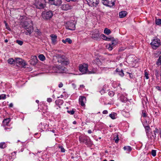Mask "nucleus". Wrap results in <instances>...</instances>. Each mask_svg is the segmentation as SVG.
<instances>
[{"mask_svg": "<svg viewBox=\"0 0 161 161\" xmlns=\"http://www.w3.org/2000/svg\"><path fill=\"white\" fill-rule=\"evenodd\" d=\"M58 61L62 65H55L51 68L52 72L62 73L65 72L66 69L64 66L68 65L70 62L69 59L64 55H57Z\"/></svg>", "mask_w": 161, "mask_h": 161, "instance_id": "obj_1", "label": "nucleus"}, {"mask_svg": "<svg viewBox=\"0 0 161 161\" xmlns=\"http://www.w3.org/2000/svg\"><path fill=\"white\" fill-rule=\"evenodd\" d=\"M32 25V22L30 20L23 22L22 26L26 31L27 32H25L26 35H30L33 32V29Z\"/></svg>", "mask_w": 161, "mask_h": 161, "instance_id": "obj_2", "label": "nucleus"}, {"mask_svg": "<svg viewBox=\"0 0 161 161\" xmlns=\"http://www.w3.org/2000/svg\"><path fill=\"white\" fill-rule=\"evenodd\" d=\"M79 140L80 142L84 143L88 146L92 144L89 137L88 136H80Z\"/></svg>", "mask_w": 161, "mask_h": 161, "instance_id": "obj_3", "label": "nucleus"}, {"mask_svg": "<svg viewBox=\"0 0 161 161\" xmlns=\"http://www.w3.org/2000/svg\"><path fill=\"white\" fill-rule=\"evenodd\" d=\"M160 44V41L159 39L157 38H155L153 39L151 43V45L152 47L154 49H155L158 47Z\"/></svg>", "mask_w": 161, "mask_h": 161, "instance_id": "obj_4", "label": "nucleus"}, {"mask_svg": "<svg viewBox=\"0 0 161 161\" xmlns=\"http://www.w3.org/2000/svg\"><path fill=\"white\" fill-rule=\"evenodd\" d=\"M79 70L82 74H88L89 69H88L87 64H82L80 65L79 67Z\"/></svg>", "mask_w": 161, "mask_h": 161, "instance_id": "obj_5", "label": "nucleus"}, {"mask_svg": "<svg viewBox=\"0 0 161 161\" xmlns=\"http://www.w3.org/2000/svg\"><path fill=\"white\" fill-rule=\"evenodd\" d=\"M102 2L104 5L111 7L114 5L115 0H102Z\"/></svg>", "mask_w": 161, "mask_h": 161, "instance_id": "obj_6", "label": "nucleus"}, {"mask_svg": "<svg viewBox=\"0 0 161 161\" xmlns=\"http://www.w3.org/2000/svg\"><path fill=\"white\" fill-rule=\"evenodd\" d=\"M118 42L116 40H112L111 43L106 46V48L110 51H111L117 44Z\"/></svg>", "mask_w": 161, "mask_h": 161, "instance_id": "obj_7", "label": "nucleus"}, {"mask_svg": "<svg viewBox=\"0 0 161 161\" xmlns=\"http://www.w3.org/2000/svg\"><path fill=\"white\" fill-rule=\"evenodd\" d=\"M43 18L46 19H49L53 16V13L51 11L43 12L42 13Z\"/></svg>", "mask_w": 161, "mask_h": 161, "instance_id": "obj_8", "label": "nucleus"}, {"mask_svg": "<svg viewBox=\"0 0 161 161\" xmlns=\"http://www.w3.org/2000/svg\"><path fill=\"white\" fill-rule=\"evenodd\" d=\"M66 27L68 29L74 30L75 29V25L73 22L68 21L66 23Z\"/></svg>", "mask_w": 161, "mask_h": 161, "instance_id": "obj_9", "label": "nucleus"}, {"mask_svg": "<svg viewBox=\"0 0 161 161\" xmlns=\"http://www.w3.org/2000/svg\"><path fill=\"white\" fill-rule=\"evenodd\" d=\"M15 63L19 65L22 66H25L26 64L25 61L21 58H15Z\"/></svg>", "mask_w": 161, "mask_h": 161, "instance_id": "obj_10", "label": "nucleus"}, {"mask_svg": "<svg viewBox=\"0 0 161 161\" xmlns=\"http://www.w3.org/2000/svg\"><path fill=\"white\" fill-rule=\"evenodd\" d=\"M89 6H96L99 3V0H86Z\"/></svg>", "mask_w": 161, "mask_h": 161, "instance_id": "obj_11", "label": "nucleus"}, {"mask_svg": "<svg viewBox=\"0 0 161 161\" xmlns=\"http://www.w3.org/2000/svg\"><path fill=\"white\" fill-rule=\"evenodd\" d=\"M49 3L52 5L58 6L61 3V0H48Z\"/></svg>", "mask_w": 161, "mask_h": 161, "instance_id": "obj_12", "label": "nucleus"}, {"mask_svg": "<svg viewBox=\"0 0 161 161\" xmlns=\"http://www.w3.org/2000/svg\"><path fill=\"white\" fill-rule=\"evenodd\" d=\"M86 98L84 96H80L79 98V103L82 106H84L86 102Z\"/></svg>", "mask_w": 161, "mask_h": 161, "instance_id": "obj_13", "label": "nucleus"}, {"mask_svg": "<svg viewBox=\"0 0 161 161\" xmlns=\"http://www.w3.org/2000/svg\"><path fill=\"white\" fill-rule=\"evenodd\" d=\"M72 8V6L69 4H63L61 7V8L64 10H67L71 9Z\"/></svg>", "mask_w": 161, "mask_h": 161, "instance_id": "obj_14", "label": "nucleus"}, {"mask_svg": "<svg viewBox=\"0 0 161 161\" xmlns=\"http://www.w3.org/2000/svg\"><path fill=\"white\" fill-rule=\"evenodd\" d=\"M52 43L55 45L57 42V36L55 34H51L50 35Z\"/></svg>", "mask_w": 161, "mask_h": 161, "instance_id": "obj_15", "label": "nucleus"}, {"mask_svg": "<svg viewBox=\"0 0 161 161\" xmlns=\"http://www.w3.org/2000/svg\"><path fill=\"white\" fill-rule=\"evenodd\" d=\"M143 124L144 127H145L147 135L149 137V134L151 132L150 127L149 126L146 125L145 122H143Z\"/></svg>", "mask_w": 161, "mask_h": 161, "instance_id": "obj_16", "label": "nucleus"}, {"mask_svg": "<svg viewBox=\"0 0 161 161\" xmlns=\"http://www.w3.org/2000/svg\"><path fill=\"white\" fill-rule=\"evenodd\" d=\"M43 0H36L35 4L38 8H42L44 7V5L41 3Z\"/></svg>", "mask_w": 161, "mask_h": 161, "instance_id": "obj_17", "label": "nucleus"}, {"mask_svg": "<svg viewBox=\"0 0 161 161\" xmlns=\"http://www.w3.org/2000/svg\"><path fill=\"white\" fill-rule=\"evenodd\" d=\"M31 63L34 65L37 63L38 60L36 56H32L31 57Z\"/></svg>", "mask_w": 161, "mask_h": 161, "instance_id": "obj_18", "label": "nucleus"}, {"mask_svg": "<svg viewBox=\"0 0 161 161\" xmlns=\"http://www.w3.org/2000/svg\"><path fill=\"white\" fill-rule=\"evenodd\" d=\"M97 68H95L93 67L90 68L88 72V74H95L97 72Z\"/></svg>", "mask_w": 161, "mask_h": 161, "instance_id": "obj_19", "label": "nucleus"}, {"mask_svg": "<svg viewBox=\"0 0 161 161\" xmlns=\"http://www.w3.org/2000/svg\"><path fill=\"white\" fill-rule=\"evenodd\" d=\"M127 12L125 11H122L119 13V17L120 18H123L125 17L127 14Z\"/></svg>", "mask_w": 161, "mask_h": 161, "instance_id": "obj_20", "label": "nucleus"}, {"mask_svg": "<svg viewBox=\"0 0 161 161\" xmlns=\"http://www.w3.org/2000/svg\"><path fill=\"white\" fill-rule=\"evenodd\" d=\"M124 149L126 151L127 153H129L132 150L131 147L129 146H125L124 148Z\"/></svg>", "mask_w": 161, "mask_h": 161, "instance_id": "obj_21", "label": "nucleus"}, {"mask_svg": "<svg viewBox=\"0 0 161 161\" xmlns=\"http://www.w3.org/2000/svg\"><path fill=\"white\" fill-rule=\"evenodd\" d=\"M161 131V130L159 129H158L157 128H155V130L153 131V132H154V135H153V136L154 137L155 139L156 138V133H160V132Z\"/></svg>", "mask_w": 161, "mask_h": 161, "instance_id": "obj_22", "label": "nucleus"}, {"mask_svg": "<svg viewBox=\"0 0 161 161\" xmlns=\"http://www.w3.org/2000/svg\"><path fill=\"white\" fill-rule=\"evenodd\" d=\"M109 116L112 119H114L116 118L117 117V114L113 112L109 114Z\"/></svg>", "mask_w": 161, "mask_h": 161, "instance_id": "obj_23", "label": "nucleus"}, {"mask_svg": "<svg viewBox=\"0 0 161 161\" xmlns=\"http://www.w3.org/2000/svg\"><path fill=\"white\" fill-rule=\"evenodd\" d=\"M116 71L118 72V74L121 77L124 76V75L123 71L122 69L120 70L119 69H117L116 70Z\"/></svg>", "mask_w": 161, "mask_h": 161, "instance_id": "obj_24", "label": "nucleus"}, {"mask_svg": "<svg viewBox=\"0 0 161 161\" xmlns=\"http://www.w3.org/2000/svg\"><path fill=\"white\" fill-rule=\"evenodd\" d=\"M62 42L65 44L68 42L69 44H71L72 43V40L69 38H67L65 40H63Z\"/></svg>", "mask_w": 161, "mask_h": 161, "instance_id": "obj_25", "label": "nucleus"}, {"mask_svg": "<svg viewBox=\"0 0 161 161\" xmlns=\"http://www.w3.org/2000/svg\"><path fill=\"white\" fill-rule=\"evenodd\" d=\"M55 103L56 104L60 107V106L63 104V101L62 100H56L55 101Z\"/></svg>", "mask_w": 161, "mask_h": 161, "instance_id": "obj_26", "label": "nucleus"}, {"mask_svg": "<svg viewBox=\"0 0 161 161\" xmlns=\"http://www.w3.org/2000/svg\"><path fill=\"white\" fill-rule=\"evenodd\" d=\"M10 121L9 119H4L3 121V124L5 125H8Z\"/></svg>", "mask_w": 161, "mask_h": 161, "instance_id": "obj_27", "label": "nucleus"}, {"mask_svg": "<svg viewBox=\"0 0 161 161\" xmlns=\"http://www.w3.org/2000/svg\"><path fill=\"white\" fill-rule=\"evenodd\" d=\"M99 34L98 31L97 32L94 33L92 34V37L93 38H96L99 36Z\"/></svg>", "mask_w": 161, "mask_h": 161, "instance_id": "obj_28", "label": "nucleus"}, {"mask_svg": "<svg viewBox=\"0 0 161 161\" xmlns=\"http://www.w3.org/2000/svg\"><path fill=\"white\" fill-rule=\"evenodd\" d=\"M101 37L103 39L105 40L109 41L110 40V38L107 37L103 34H102L101 35Z\"/></svg>", "mask_w": 161, "mask_h": 161, "instance_id": "obj_29", "label": "nucleus"}, {"mask_svg": "<svg viewBox=\"0 0 161 161\" xmlns=\"http://www.w3.org/2000/svg\"><path fill=\"white\" fill-rule=\"evenodd\" d=\"M38 58L40 60L42 61L45 59V57L43 54H40L38 56Z\"/></svg>", "mask_w": 161, "mask_h": 161, "instance_id": "obj_30", "label": "nucleus"}, {"mask_svg": "<svg viewBox=\"0 0 161 161\" xmlns=\"http://www.w3.org/2000/svg\"><path fill=\"white\" fill-rule=\"evenodd\" d=\"M8 62L10 64L15 63V59L14 60L12 58H9L8 60Z\"/></svg>", "mask_w": 161, "mask_h": 161, "instance_id": "obj_31", "label": "nucleus"}, {"mask_svg": "<svg viewBox=\"0 0 161 161\" xmlns=\"http://www.w3.org/2000/svg\"><path fill=\"white\" fill-rule=\"evenodd\" d=\"M104 33L107 35H109L111 33V31L107 28L104 29Z\"/></svg>", "mask_w": 161, "mask_h": 161, "instance_id": "obj_32", "label": "nucleus"}, {"mask_svg": "<svg viewBox=\"0 0 161 161\" xmlns=\"http://www.w3.org/2000/svg\"><path fill=\"white\" fill-rule=\"evenodd\" d=\"M100 60L98 58H96L95 60H94V64H96L98 65L100 64Z\"/></svg>", "mask_w": 161, "mask_h": 161, "instance_id": "obj_33", "label": "nucleus"}, {"mask_svg": "<svg viewBox=\"0 0 161 161\" xmlns=\"http://www.w3.org/2000/svg\"><path fill=\"white\" fill-rule=\"evenodd\" d=\"M6 147V144L5 142H1L0 143V148H4Z\"/></svg>", "mask_w": 161, "mask_h": 161, "instance_id": "obj_34", "label": "nucleus"}, {"mask_svg": "<svg viewBox=\"0 0 161 161\" xmlns=\"http://www.w3.org/2000/svg\"><path fill=\"white\" fill-rule=\"evenodd\" d=\"M120 99L121 101L125 102L127 100V98L126 97H124L123 95L121 96Z\"/></svg>", "mask_w": 161, "mask_h": 161, "instance_id": "obj_35", "label": "nucleus"}, {"mask_svg": "<svg viewBox=\"0 0 161 161\" xmlns=\"http://www.w3.org/2000/svg\"><path fill=\"white\" fill-rule=\"evenodd\" d=\"M156 24L157 25H159L161 24V19H156L155 20Z\"/></svg>", "mask_w": 161, "mask_h": 161, "instance_id": "obj_36", "label": "nucleus"}, {"mask_svg": "<svg viewBox=\"0 0 161 161\" xmlns=\"http://www.w3.org/2000/svg\"><path fill=\"white\" fill-rule=\"evenodd\" d=\"M6 98V95L5 94H3L0 95V100L5 99Z\"/></svg>", "mask_w": 161, "mask_h": 161, "instance_id": "obj_37", "label": "nucleus"}, {"mask_svg": "<svg viewBox=\"0 0 161 161\" xmlns=\"http://www.w3.org/2000/svg\"><path fill=\"white\" fill-rule=\"evenodd\" d=\"M119 140V139L118 135H116V136L114 138V140L115 142L116 143H118Z\"/></svg>", "mask_w": 161, "mask_h": 161, "instance_id": "obj_38", "label": "nucleus"}, {"mask_svg": "<svg viewBox=\"0 0 161 161\" xmlns=\"http://www.w3.org/2000/svg\"><path fill=\"white\" fill-rule=\"evenodd\" d=\"M144 73H145V77L146 79H148L149 78V77L148 76V74L147 73L146 70H145Z\"/></svg>", "mask_w": 161, "mask_h": 161, "instance_id": "obj_39", "label": "nucleus"}, {"mask_svg": "<svg viewBox=\"0 0 161 161\" xmlns=\"http://www.w3.org/2000/svg\"><path fill=\"white\" fill-rule=\"evenodd\" d=\"M156 151L154 150H152L151 151V154L153 156V157L156 155Z\"/></svg>", "mask_w": 161, "mask_h": 161, "instance_id": "obj_40", "label": "nucleus"}, {"mask_svg": "<svg viewBox=\"0 0 161 161\" xmlns=\"http://www.w3.org/2000/svg\"><path fill=\"white\" fill-rule=\"evenodd\" d=\"M35 32L36 34L38 35H40L41 34V31L38 29H37L35 31Z\"/></svg>", "mask_w": 161, "mask_h": 161, "instance_id": "obj_41", "label": "nucleus"}, {"mask_svg": "<svg viewBox=\"0 0 161 161\" xmlns=\"http://www.w3.org/2000/svg\"><path fill=\"white\" fill-rule=\"evenodd\" d=\"M16 42L20 45H22L23 44V42L20 40H17Z\"/></svg>", "mask_w": 161, "mask_h": 161, "instance_id": "obj_42", "label": "nucleus"}, {"mask_svg": "<svg viewBox=\"0 0 161 161\" xmlns=\"http://www.w3.org/2000/svg\"><path fill=\"white\" fill-rule=\"evenodd\" d=\"M59 148H60V149H61V151L62 152L64 153V152H65V149L62 146H59Z\"/></svg>", "mask_w": 161, "mask_h": 161, "instance_id": "obj_43", "label": "nucleus"}, {"mask_svg": "<svg viewBox=\"0 0 161 161\" xmlns=\"http://www.w3.org/2000/svg\"><path fill=\"white\" fill-rule=\"evenodd\" d=\"M108 94L111 97L113 96L114 95V92L113 91H110V92H109L108 93Z\"/></svg>", "mask_w": 161, "mask_h": 161, "instance_id": "obj_44", "label": "nucleus"}, {"mask_svg": "<svg viewBox=\"0 0 161 161\" xmlns=\"http://www.w3.org/2000/svg\"><path fill=\"white\" fill-rule=\"evenodd\" d=\"M159 63H161V55L159 56L158 59V61L157 62V64H158Z\"/></svg>", "mask_w": 161, "mask_h": 161, "instance_id": "obj_45", "label": "nucleus"}, {"mask_svg": "<svg viewBox=\"0 0 161 161\" xmlns=\"http://www.w3.org/2000/svg\"><path fill=\"white\" fill-rule=\"evenodd\" d=\"M67 112L69 114H74L75 112L72 110H69V111H68Z\"/></svg>", "mask_w": 161, "mask_h": 161, "instance_id": "obj_46", "label": "nucleus"}, {"mask_svg": "<svg viewBox=\"0 0 161 161\" xmlns=\"http://www.w3.org/2000/svg\"><path fill=\"white\" fill-rule=\"evenodd\" d=\"M146 113L144 112L143 111L142 112V117L145 118L146 117Z\"/></svg>", "mask_w": 161, "mask_h": 161, "instance_id": "obj_47", "label": "nucleus"}, {"mask_svg": "<svg viewBox=\"0 0 161 161\" xmlns=\"http://www.w3.org/2000/svg\"><path fill=\"white\" fill-rule=\"evenodd\" d=\"M47 101L49 103L51 102L52 101V99L51 98H48L47 99Z\"/></svg>", "mask_w": 161, "mask_h": 161, "instance_id": "obj_48", "label": "nucleus"}, {"mask_svg": "<svg viewBox=\"0 0 161 161\" xmlns=\"http://www.w3.org/2000/svg\"><path fill=\"white\" fill-rule=\"evenodd\" d=\"M63 84L62 82H60L58 85V87L59 88H61L63 87Z\"/></svg>", "mask_w": 161, "mask_h": 161, "instance_id": "obj_49", "label": "nucleus"}, {"mask_svg": "<svg viewBox=\"0 0 161 161\" xmlns=\"http://www.w3.org/2000/svg\"><path fill=\"white\" fill-rule=\"evenodd\" d=\"M156 88L158 90L161 91V87L159 86H156Z\"/></svg>", "mask_w": 161, "mask_h": 161, "instance_id": "obj_50", "label": "nucleus"}, {"mask_svg": "<svg viewBox=\"0 0 161 161\" xmlns=\"http://www.w3.org/2000/svg\"><path fill=\"white\" fill-rule=\"evenodd\" d=\"M108 113V112L107 110H104L103 112V114H107Z\"/></svg>", "mask_w": 161, "mask_h": 161, "instance_id": "obj_51", "label": "nucleus"}, {"mask_svg": "<svg viewBox=\"0 0 161 161\" xmlns=\"http://www.w3.org/2000/svg\"><path fill=\"white\" fill-rule=\"evenodd\" d=\"M132 55H130V56H129L127 58V59L128 60H130V58H132Z\"/></svg>", "mask_w": 161, "mask_h": 161, "instance_id": "obj_52", "label": "nucleus"}, {"mask_svg": "<svg viewBox=\"0 0 161 161\" xmlns=\"http://www.w3.org/2000/svg\"><path fill=\"white\" fill-rule=\"evenodd\" d=\"M13 106V104L12 103H10L9 105V107H12Z\"/></svg>", "mask_w": 161, "mask_h": 161, "instance_id": "obj_53", "label": "nucleus"}, {"mask_svg": "<svg viewBox=\"0 0 161 161\" xmlns=\"http://www.w3.org/2000/svg\"><path fill=\"white\" fill-rule=\"evenodd\" d=\"M88 132L89 134H91L92 133V132L91 130H89L88 131Z\"/></svg>", "mask_w": 161, "mask_h": 161, "instance_id": "obj_54", "label": "nucleus"}, {"mask_svg": "<svg viewBox=\"0 0 161 161\" xmlns=\"http://www.w3.org/2000/svg\"><path fill=\"white\" fill-rule=\"evenodd\" d=\"M5 25L6 27V28L8 30H9V27L7 26V24L6 23H5Z\"/></svg>", "mask_w": 161, "mask_h": 161, "instance_id": "obj_55", "label": "nucleus"}, {"mask_svg": "<svg viewBox=\"0 0 161 161\" xmlns=\"http://www.w3.org/2000/svg\"><path fill=\"white\" fill-rule=\"evenodd\" d=\"M73 124H76V122L75 121H74L73 122Z\"/></svg>", "mask_w": 161, "mask_h": 161, "instance_id": "obj_56", "label": "nucleus"}, {"mask_svg": "<svg viewBox=\"0 0 161 161\" xmlns=\"http://www.w3.org/2000/svg\"><path fill=\"white\" fill-rule=\"evenodd\" d=\"M4 42H8V40L7 39H5V40H4Z\"/></svg>", "mask_w": 161, "mask_h": 161, "instance_id": "obj_57", "label": "nucleus"}, {"mask_svg": "<svg viewBox=\"0 0 161 161\" xmlns=\"http://www.w3.org/2000/svg\"><path fill=\"white\" fill-rule=\"evenodd\" d=\"M36 102L37 103H39V101L38 100H36Z\"/></svg>", "mask_w": 161, "mask_h": 161, "instance_id": "obj_58", "label": "nucleus"}, {"mask_svg": "<svg viewBox=\"0 0 161 161\" xmlns=\"http://www.w3.org/2000/svg\"><path fill=\"white\" fill-rule=\"evenodd\" d=\"M84 85H80V87H84Z\"/></svg>", "mask_w": 161, "mask_h": 161, "instance_id": "obj_59", "label": "nucleus"}, {"mask_svg": "<svg viewBox=\"0 0 161 161\" xmlns=\"http://www.w3.org/2000/svg\"><path fill=\"white\" fill-rule=\"evenodd\" d=\"M110 161H114V160H111Z\"/></svg>", "mask_w": 161, "mask_h": 161, "instance_id": "obj_60", "label": "nucleus"}, {"mask_svg": "<svg viewBox=\"0 0 161 161\" xmlns=\"http://www.w3.org/2000/svg\"><path fill=\"white\" fill-rule=\"evenodd\" d=\"M10 0L11 1H12L13 2L14 0Z\"/></svg>", "mask_w": 161, "mask_h": 161, "instance_id": "obj_61", "label": "nucleus"}, {"mask_svg": "<svg viewBox=\"0 0 161 161\" xmlns=\"http://www.w3.org/2000/svg\"><path fill=\"white\" fill-rule=\"evenodd\" d=\"M147 123V121L146 120V123Z\"/></svg>", "mask_w": 161, "mask_h": 161, "instance_id": "obj_62", "label": "nucleus"}, {"mask_svg": "<svg viewBox=\"0 0 161 161\" xmlns=\"http://www.w3.org/2000/svg\"><path fill=\"white\" fill-rule=\"evenodd\" d=\"M7 96H8V97H9V95H7Z\"/></svg>", "mask_w": 161, "mask_h": 161, "instance_id": "obj_63", "label": "nucleus"}, {"mask_svg": "<svg viewBox=\"0 0 161 161\" xmlns=\"http://www.w3.org/2000/svg\"><path fill=\"white\" fill-rule=\"evenodd\" d=\"M160 1L161 2V0H160Z\"/></svg>", "mask_w": 161, "mask_h": 161, "instance_id": "obj_64", "label": "nucleus"}]
</instances>
